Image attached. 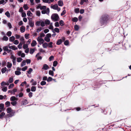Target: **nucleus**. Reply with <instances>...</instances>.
<instances>
[{
    "label": "nucleus",
    "instance_id": "obj_1",
    "mask_svg": "<svg viewBox=\"0 0 131 131\" xmlns=\"http://www.w3.org/2000/svg\"><path fill=\"white\" fill-rule=\"evenodd\" d=\"M108 16L107 15H103L101 18L100 22L101 24H104L106 23L108 19Z\"/></svg>",
    "mask_w": 131,
    "mask_h": 131
},
{
    "label": "nucleus",
    "instance_id": "obj_2",
    "mask_svg": "<svg viewBox=\"0 0 131 131\" xmlns=\"http://www.w3.org/2000/svg\"><path fill=\"white\" fill-rule=\"evenodd\" d=\"M51 19L54 21H58L59 17L58 15L57 14H52L51 16Z\"/></svg>",
    "mask_w": 131,
    "mask_h": 131
},
{
    "label": "nucleus",
    "instance_id": "obj_3",
    "mask_svg": "<svg viewBox=\"0 0 131 131\" xmlns=\"http://www.w3.org/2000/svg\"><path fill=\"white\" fill-rule=\"evenodd\" d=\"M37 40L40 45L42 44L44 42V40L43 39L40 37H38Z\"/></svg>",
    "mask_w": 131,
    "mask_h": 131
},
{
    "label": "nucleus",
    "instance_id": "obj_4",
    "mask_svg": "<svg viewBox=\"0 0 131 131\" xmlns=\"http://www.w3.org/2000/svg\"><path fill=\"white\" fill-rule=\"evenodd\" d=\"M49 68L47 64H45L43 66L42 69H44L45 70H47Z\"/></svg>",
    "mask_w": 131,
    "mask_h": 131
},
{
    "label": "nucleus",
    "instance_id": "obj_5",
    "mask_svg": "<svg viewBox=\"0 0 131 131\" xmlns=\"http://www.w3.org/2000/svg\"><path fill=\"white\" fill-rule=\"evenodd\" d=\"M9 114H8V116L9 117H12V116H13L14 115V113H15V112L14 111H13L12 112H10V113H9Z\"/></svg>",
    "mask_w": 131,
    "mask_h": 131
},
{
    "label": "nucleus",
    "instance_id": "obj_6",
    "mask_svg": "<svg viewBox=\"0 0 131 131\" xmlns=\"http://www.w3.org/2000/svg\"><path fill=\"white\" fill-rule=\"evenodd\" d=\"M51 7L52 8L56 10L57 9L58 6L57 4H56L52 6H51Z\"/></svg>",
    "mask_w": 131,
    "mask_h": 131
},
{
    "label": "nucleus",
    "instance_id": "obj_7",
    "mask_svg": "<svg viewBox=\"0 0 131 131\" xmlns=\"http://www.w3.org/2000/svg\"><path fill=\"white\" fill-rule=\"evenodd\" d=\"M8 47L9 49H12L14 50H15L17 49V48L15 46H9Z\"/></svg>",
    "mask_w": 131,
    "mask_h": 131
},
{
    "label": "nucleus",
    "instance_id": "obj_8",
    "mask_svg": "<svg viewBox=\"0 0 131 131\" xmlns=\"http://www.w3.org/2000/svg\"><path fill=\"white\" fill-rule=\"evenodd\" d=\"M25 28L23 26H22L20 27V31L22 33H23L24 32L25 30Z\"/></svg>",
    "mask_w": 131,
    "mask_h": 131
},
{
    "label": "nucleus",
    "instance_id": "obj_9",
    "mask_svg": "<svg viewBox=\"0 0 131 131\" xmlns=\"http://www.w3.org/2000/svg\"><path fill=\"white\" fill-rule=\"evenodd\" d=\"M10 100L11 101H15V100H17L18 99L14 96H12L10 98Z\"/></svg>",
    "mask_w": 131,
    "mask_h": 131
},
{
    "label": "nucleus",
    "instance_id": "obj_10",
    "mask_svg": "<svg viewBox=\"0 0 131 131\" xmlns=\"http://www.w3.org/2000/svg\"><path fill=\"white\" fill-rule=\"evenodd\" d=\"M58 4L59 6H62L63 5V1L61 0H59L58 2Z\"/></svg>",
    "mask_w": 131,
    "mask_h": 131
},
{
    "label": "nucleus",
    "instance_id": "obj_11",
    "mask_svg": "<svg viewBox=\"0 0 131 131\" xmlns=\"http://www.w3.org/2000/svg\"><path fill=\"white\" fill-rule=\"evenodd\" d=\"M37 44L36 41L35 40H33L32 41V42L31 43V46H32L34 47Z\"/></svg>",
    "mask_w": 131,
    "mask_h": 131
},
{
    "label": "nucleus",
    "instance_id": "obj_12",
    "mask_svg": "<svg viewBox=\"0 0 131 131\" xmlns=\"http://www.w3.org/2000/svg\"><path fill=\"white\" fill-rule=\"evenodd\" d=\"M29 24L31 27H33L34 25V22L30 20L29 22Z\"/></svg>",
    "mask_w": 131,
    "mask_h": 131
},
{
    "label": "nucleus",
    "instance_id": "obj_13",
    "mask_svg": "<svg viewBox=\"0 0 131 131\" xmlns=\"http://www.w3.org/2000/svg\"><path fill=\"white\" fill-rule=\"evenodd\" d=\"M52 31L54 33L56 32L58 33L59 32V29L58 28H56L54 29V30Z\"/></svg>",
    "mask_w": 131,
    "mask_h": 131
},
{
    "label": "nucleus",
    "instance_id": "obj_14",
    "mask_svg": "<svg viewBox=\"0 0 131 131\" xmlns=\"http://www.w3.org/2000/svg\"><path fill=\"white\" fill-rule=\"evenodd\" d=\"M26 63L25 60H23L20 64V66L22 67L26 65Z\"/></svg>",
    "mask_w": 131,
    "mask_h": 131
},
{
    "label": "nucleus",
    "instance_id": "obj_15",
    "mask_svg": "<svg viewBox=\"0 0 131 131\" xmlns=\"http://www.w3.org/2000/svg\"><path fill=\"white\" fill-rule=\"evenodd\" d=\"M48 46V44L47 43L45 42L42 43V47L44 48H46Z\"/></svg>",
    "mask_w": 131,
    "mask_h": 131
},
{
    "label": "nucleus",
    "instance_id": "obj_16",
    "mask_svg": "<svg viewBox=\"0 0 131 131\" xmlns=\"http://www.w3.org/2000/svg\"><path fill=\"white\" fill-rule=\"evenodd\" d=\"M45 23L46 25H49L50 24V21L48 19H46L45 20Z\"/></svg>",
    "mask_w": 131,
    "mask_h": 131
},
{
    "label": "nucleus",
    "instance_id": "obj_17",
    "mask_svg": "<svg viewBox=\"0 0 131 131\" xmlns=\"http://www.w3.org/2000/svg\"><path fill=\"white\" fill-rule=\"evenodd\" d=\"M15 39V38L14 36H12L10 37L9 38V40L10 41L13 42Z\"/></svg>",
    "mask_w": 131,
    "mask_h": 131
},
{
    "label": "nucleus",
    "instance_id": "obj_18",
    "mask_svg": "<svg viewBox=\"0 0 131 131\" xmlns=\"http://www.w3.org/2000/svg\"><path fill=\"white\" fill-rule=\"evenodd\" d=\"M5 104L6 106V107H7L9 106L10 105V103L9 101H7L5 103Z\"/></svg>",
    "mask_w": 131,
    "mask_h": 131
},
{
    "label": "nucleus",
    "instance_id": "obj_19",
    "mask_svg": "<svg viewBox=\"0 0 131 131\" xmlns=\"http://www.w3.org/2000/svg\"><path fill=\"white\" fill-rule=\"evenodd\" d=\"M15 74L17 75H19L21 74V73L20 71H16L15 72Z\"/></svg>",
    "mask_w": 131,
    "mask_h": 131
},
{
    "label": "nucleus",
    "instance_id": "obj_20",
    "mask_svg": "<svg viewBox=\"0 0 131 131\" xmlns=\"http://www.w3.org/2000/svg\"><path fill=\"white\" fill-rule=\"evenodd\" d=\"M45 22L42 20H41L40 26L42 27H44L45 26Z\"/></svg>",
    "mask_w": 131,
    "mask_h": 131
},
{
    "label": "nucleus",
    "instance_id": "obj_21",
    "mask_svg": "<svg viewBox=\"0 0 131 131\" xmlns=\"http://www.w3.org/2000/svg\"><path fill=\"white\" fill-rule=\"evenodd\" d=\"M41 22V20H40L39 21H37L36 23V25L37 26H39L40 25Z\"/></svg>",
    "mask_w": 131,
    "mask_h": 131
},
{
    "label": "nucleus",
    "instance_id": "obj_22",
    "mask_svg": "<svg viewBox=\"0 0 131 131\" xmlns=\"http://www.w3.org/2000/svg\"><path fill=\"white\" fill-rule=\"evenodd\" d=\"M7 112L8 113H10V112L13 111L11 108L10 107H8L7 109Z\"/></svg>",
    "mask_w": 131,
    "mask_h": 131
},
{
    "label": "nucleus",
    "instance_id": "obj_23",
    "mask_svg": "<svg viewBox=\"0 0 131 131\" xmlns=\"http://www.w3.org/2000/svg\"><path fill=\"white\" fill-rule=\"evenodd\" d=\"M23 94L22 93H20L19 94H17L16 95V97H17L18 96L19 97H21L23 96Z\"/></svg>",
    "mask_w": 131,
    "mask_h": 131
},
{
    "label": "nucleus",
    "instance_id": "obj_24",
    "mask_svg": "<svg viewBox=\"0 0 131 131\" xmlns=\"http://www.w3.org/2000/svg\"><path fill=\"white\" fill-rule=\"evenodd\" d=\"M7 70V68L6 67H4L2 68L1 70V72L2 73H4Z\"/></svg>",
    "mask_w": 131,
    "mask_h": 131
},
{
    "label": "nucleus",
    "instance_id": "obj_25",
    "mask_svg": "<svg viewBox=\"0 0 131 131\" xmlns=\"http://www.w3.org/2000/svg\"><path fill=\"white\" fill-rule=\"evenodd\" d=\"M49 73L50 75H51V76H54V75H53L54 72H53V71H52V70H50L49 72Z\"/></svg>",
    "mask_w": 131,
    "mask_h": 131
},
{
    "label": "nucleus",
    "instance_id": "obj_26",
    "mask_svg": "<svg viewBox=\"0 0 131 131\" xmlns=\"http://www.w3.org/2000/svg\"><path fill=\"white\" fill-rule=\"evenodd\" d=\"M36 88L35 86H32L31 88V91L32 92H35L36 91Z\"/></svg>",
    "mask_w": 131,
    "mask_h": 131
},
{
    "label": "nucleus",
    "instance_id": "obj_27",
    "mask_svg": "<svg viewBox=\"0 0 131 131\" xmlns=\"http://www.w3.org/2000/svg\"><path fill=\"white\" fill-rule=\"evenodd\" d=\"M2 39L6 41L8 40V38L7 36H4L3 37Z\"/></svg>",
    "mask_w": 131,
    "mask_h": 131
},
{
    "label": "nucleus",
    "instance_id": "obj_28",
    "mask_svg": "<svg viewBox=\"0 0 131 131\" xmlns=\"http://www.w3.org/2000/svg\"><path fill=\"white\" fill-rule=\"evenodd\" d=\"M8 82L9 83H11L13 81V78L12 77L10 78L8 80Z\"/></svg>",
    "mask_w": 131,
    "mask_h": 131
},
{
    "label": "nucleus",
    "instance_id": "obj_29",
    "mask_svg": "<svg viewBox=\"0 0 131 131\" xmlns=\"http://www.w3.org/2000/svg\"><path fill=\"white\" fill-rule=\"evenodd\" d=\"M32 71L33 70L32 68H29L28 70L27 71L28 73L29 74H30L31 72H32Z\"/></svg>",
    "mask_w": 131,
    "mask_h": 131
},
{
    "label": "nucleus",
    "instance_id": "obj_30",
    "mask_svg": "<svg viewBox=\"0 0 131 131\" xmlns=\"http://www.w3.org/2000/svg\"><path fill=\"white\" fill-rule=\"evenodd\" d=\"M5 15L8 17L9 18L10 17V14L8 11H7L5 13Z\"/></svg>",
    "mask_w": 131,
    "mask_h": 131
},
{
    "label": "nucleus",
    "instance_id": "obj_31",
    "mask_svg": "<svg viewBox=\"0 0 131 131\" xmlns=\"http://www.w3.org/2000/svg\"><path fill=\"white\" fill-rule=\"evenodd\" d=\"M35 51V48L30 49V53L31 54H33Z\"/></svg>",
    "mask_w": 131,
    "mask_h": 131
},
{
    "label": "nucleus",
    "instance_id": "obj_32",
    "mask_svg": "<svg viewBox=\"0 0 131 131\" xmlns=\"http://www.w3.org/2000/svg\"><path fill=\"white\" fill-rule=\"evenodd\" d=\"M53 43L52 42H50L48 44V46L49 48H52L53 47L52 44Z\"/></svg>",
    "mask_w": 131,
    "mask_h": 131
},
{
    "label": "nucleus",
    "instance_id": "obj_33",
    "mask_svg": "<svg viewBox=\"0 0 131 131\" xmlns=\"http://www.w3.org/2000/svg\"><path fill=\"white\" fill-rule=\"evenodd\" d=\"M12 65V63L9 62H8L7 63V66L8 68H10L11 67Z\"/></svg>",
    "mask_w": 131,
    "mask_h": 131
},
{
    "label": "nucleus",
    "instance_id": "obj_34",
    "mask_svg": "<svg viewBox=\"0 0 131 131\" xmlns=\"http://www.w3.org/2000/svg\"><path fill=\"white\" fill-rule=\"evenodd\" d=\"M45 40L47 42H49L50 41V39L47 37H45L44 38Z\"/></svg>",
    "mask_w": 131,
    "mask_h": 131
},
{
    "label": "nucleus",
    "instance_id": "obj_35",
    "mask_svg": "<svg viewBox=\"0 0 131 131\" xmlns=\"http://www.w3.org/2000/svg\"><path fill=\"white\" fill-rule=\"evenodd\" d=\"M62 40L61 39L58 40L57 42V45H60L62 43Z\"/></svg>",
    "mask_w": 131,
    "mask_h": 131
},
{
    "label": "nucleus",
    "instance_id": "obj_36",
    "mask_svg": "<svg viewBox=\"0 0 131 131\" xmlns=\"http://www.w3.org/2000/svg\"><path fill=\"white\" fill-rule=\"evenodd\" d=\"M6 3V2H5L4 0H1L0 1V4H3L4 5Z\"/></svg>",
    "mask_w": 131,
    "mask_h": 131
},
{
    "label": "nucleus",
    "instance_id": "obj_37",
    "mask_svg": "<svg viewBox=\"0 0 131 131\" xmlns=\"http://www.w3.org/2000/svg\"><path fill=\"white\" fill-rule=\"evenodd\" d=\"M27 15L28 16H31L32 15V13L30 11H28L27 12Z\"/></svg>",
    "mask_w": 131,
    "mask_h": 131
},
{
    "label": "nucleus",
    "instance_id": "obj_38",
    "mask_svg": "<svg viewBox=\"0 0 131 131\" xmlns=\"http://www.w3.org/2000/svg\"><path fill=\"white\" fill-rule=\"evenodd\" d=\"M28 67L27 66H25L21 68V70L24 71H25L27 69Z\"/></svg>",
    "mask_w": 131,
    "mask_h": 131
},
{
    "label": "nucleus",
    "instance_id": "obj_39",
    "mask_svg": "<svg viewBox=\"0 0 131 131\" xmlns=\"http://www.w3.org/2000/svg\"><path fill=\"white\" fill-rule=\"evenodd\" d=\"M11 103L13 106H15L17 104V103L16 101H15L11 102Z\"/></svg>",
    "mask_w": 131,
    "mask_h": 131
},
{
    "label": "nucleus",
    "instance_id": "obj_40",
    "mask_svg": "<svg viewBox=\"0 0 131 131\" xmlns=\"http://www.w3.org/2000/svg\"><path fill=\"white\" fill-rule=\"evenodd\" d=\"M22 60V59L20 57L17 58V61L18 62H21Z\"/></svg>",
    "mask_w": 131,
    "mask_h": 131
},
{
    "label": "nucleus",
    "instance_id": "obj_41",
    "mask_svg": "<svg viewBox=\"0 0 131 131\" xmlns=\"http://www.w3.org/2000/svg\"><path fill=\"white\" fill-rule=\"evenodd\" d=\"M5 115V113L4 112H2L0 114V118H2Z\"/></svg>",
    "mask_w": 131,
    "mask_h": 131
},
{
    "label": "nucleus",
    "instance_id": "obj_42",
    "mask_svg": "<svg viewBox=\"0 0 131 131\" xmlns=\"http://www.w3.org/2000/svg\"><path fill=\"white\" fill-rule=\"evenodd\" d=\"M59 24L61 26H62L64 25V23L62 20H61L59 21Z\"/></svg>",
    "mask_w": 131,
    "mask_h": 131
},
{
    "label": "nucleus",
    "instance_id": "obj_43",
    "mask_svg": "<svg viewBox=\"0 0 131 131\" xmlns=\"http://www.w3.org/2000/svg\"><path fill=\"white\" fill-rule=\"evenodd\" d=\"M23 8L25 10H27L28 8V7L27 5H24L23 6Z\"/></svg>",
    "mask_w": 131,
    "mask_h": 131
},
{
    "label": "nucleus",
    "instance_id": "obj_44",
    "mask_svg": "<svg viewBox=\"0 0 131 131\" xmlns=\"http://www.w3.org/2000/svg\"><path fill=\"white\" fill-rule=\"evenodd\" d=\"M3 50L5 51H7L8 49V47L7 46H5L3 48Z\"/></svg>",
    "mask_w": 131,
    "mask_h": 131
},
{
    "label": "nucleus",
    "instance_id": "obj_45",
    "mask_svg": "<svg viewBox=\"0 0 131 131\" xmlns=\"http://www.w3.org/2000/svg\"><path fill=\"white\" fill-rule=\"evenodd\" d=\"M12 34V33L11 32L9 31L7 32V33L6 34V35L10 37L11 36Z\"/></svg>",
    "mask_w": 131,
    "mask_h": 131
},
{
    "label": "nucleus",
    "instance_id": "obj_46",
    "mask_svg": "<svg viewBox=\"0 0 131 131\" xmlns=\"http://www.w3.org/2000/svg\"><path fill=\"white\" fill-rule=\"evenodd\" d=\"M58 64L57 62L56 61H54L53 63V66L54 67H56Z\"/></svg>",
    "mask_w": 131,
    "mask_h": 131
},
{
    "label": "nucleus",
    "instance_id": "obj_47",
    "mask_svg": "<svg viewBox=\"0 0 131 131\" xmlns=\"http://www.w3.org/2000/svg\"><path fill=\"white\" fill-rule=\"evenodd\" d=\"M4 107V104H0V109H3Z\"/></svg>",
    "mask_w": 131,
    "mask_h": 131
},
{
    "label": "nucleus",
    "instance_id": "obj_48",
    "mask_svg": "<svg viewBox=\"0 0 131 131\" xmlns=\"http://www.w3.org/2000/svg\"><path fill=\"white\" fill-rule=\"evenodd\" d=\"M42 1L45 3H48V4L50 3V2L49 0H42Z\"/></svg>",
    "mask_w": 131,
    "mask_h": 131
},
{
    "label": "nucleus",
    "instance_id": "obj_49",
    "mask_svg": "<svg viewBox=\"0 0 131 131\" xmlns=\"http://www.w3.org/2000/svg\"><path fill=\"white\" fill-rule=\"evenodd\" d=\"M78 20V19L77 17H74L72 18V20L74 22H77Z\"/></svg>",
    "mask_w": 131,
    "mask_h": 131
},
{
    "label": "nucleus",
    "instance_id": "obj_50",
    "mask_svg": "<svg viewBox=\"0 0 131 131\" xmlns=\"http://www.w3.org/2000/svg\"><path fill=\"white\" fill-rule=\"evenodd\" d=\"M25 61L26 63V62L27 64L30 63L31 62V60L29 59H26Z\"/></svg>",
    "mask_w": 131,
    "mask_h": 131
},
{
    "label": "nucleus",
    "instance_id": "obj_51",
    "mask_svg": "<svg viewBox=\"0 0 131 131\" xmlns=\"http://www.w3.org/2000/svg\"><path fill=\"white\" fill-rule=\"evenodd\" d=\"M46 84V82L44 81H42L40 83V84L42 85H43Z\"/></svg>",
    "mask_w": 131,
    "mask_h": 131
},
{
    "label": "nucleus",
    "instance_id": "obj_52",
    "mask_svg": "<svg viewBox=\"0 0 131 131\" xmlns=\"http://www.w3.org/2000/svg\"><path fill=\"white\" fill-rule=\"evenodd\" d=\"M36 15L37 16H39L40 15V12L39 11H37L36 12Z\"/></svg>",
    "mask_w": 131,
    "mask_h": 131
},
{
    "label": "nucleus",
    "instance_id": "obj_53",
    "mask_svg": "<svg viewBox=\"0 0 131 131\" xmlns=\"http://www.w3.org/2000/svg\"><path fill=\"white\" fill-rule=\"evenodd\" d=\"M19 43V41L17 40H16L14 41V43L15 45H17Z\"/></svg>",
    "mask_w": 131,
    "mask_h": 131
},
{
    "label": "nucleus",
    "instance_id": "obj_54",
    "mask_svg": "<svg viewBox=\"0 0 131 131\" xmlns=\"http://www.w3.org/2000/svg\"><path fill=\"white\" fill-rule=\"evenodd\" d=\"M69 43V42L68 40H66L64 41V44L65 45L67 46L68 45Z\"/></svg>",
    "mask_w": 131,
    "mask_h": 131
},
{
    "label": "nucleus",
    "instance_id": "obj_55",
    "mask_svg": "<svg viewBox=\"0 0 131 131\" xmlns=\"http://www.w3.org/2000/svg\"><path fill=\"white\" fill-rule=\"evenodd\" d=\"M53 80L52 78L50 77H49L47 79V81L48 82H49Z\"/></svg>",
    "mask_w": 131,
    "mask_h": 131
},
{
    "label": "nucleus",
    "instance_id": "obj_56",
    "mask_svg": "<svg viewBox=\"0 0 131 131\" xmlns=\"http://www.w3.org/2000/svg\"><path fill=\"white\" fill-rule=\"evenodd\" d=\"M18 47L19 49H21L22 47V44L20 42L19 44L18 45Z\"/></svg>",
    "mask_w": 131,
    "mask_h": 131
},
{
    "label": "nucleus",
    "instance_id": "obj_57",
    "mask_svg": "<svg viewBox=\"0 0 131 131\" xmlns=\"http://www.w3.org/2000/svg\"><path fill=\"white\" fill-rule=\"evenodd\" d=\"M7 88L6 87H5L3 88L2 90L4 92H6L7 91Z\"/></svg>",
    "mask_w": 131,
    "mask_h": 131
},
{
    "label": "nucleus",
    "instance_id": "obj_58",
    "mask_svg": "<svg viewBox=\"0 0 131 131\" xmlns=\"http://www.w3.org/2000/svg\"><path fill=\"white\" fill-rule=\"evenodd\" d=\"M46 8V6H41L40 9L41 10L45 9Z\"/></svg>",
    "mask_w": 131,
    "mask_h": 131
},
{
    "label": "nucleus",
    "instance_id": "obj_59",
    "mask_svg": "<svg viewBox=\"0 0 131 131\" xmlns=\"http://www.w3.org/2000/svg\"><path fill=\"white\" fill-rule=\"evenodd\" d=\"M79 8H76L75 9L74 11L76 13H78L79 12Z\"/></svg>",
    "mask_w": 131,
    "mask_h": 131
},
{
    "label": "nucleus",
    "instance_id": "obj_60",
    "mask_svg": "<svg viewBox=\"0 0 131 131\" xmlns=\"http://www.w3.org/2000/svg\"><path fill=\"white\" fill-rule=\"evenodd\" d=\"M55 26L56 27H58L59 26V25L58 22H56L54 24Z\"/></svg>",
    "mask_w": 131,
    "mask_h": 131
},
{
    "label": "nucleus",
    "instance_id": "obj_61",
    "mask_svg": "<svg viewBox=\"0 0 131 131\" xmlns=\"http://www.w3.org/2000/svg\"><path fill=\"white\" fill-rule=\"evenodd\" d=\"M23 48L24 49H26L28 48V46L27 45L25 44L23 46Z\"/></svg>",
    "mask_w": 131,
    "mask_h": 131
},
{
    "label": "nucleus",
    "instance_id": "obj_62",
    "mask_svg": "<svg viewBox=\"0 0 131 131\" xmlns=\"http://www.w3.org/2000/svg\"><path fill=\"white\" fill-rule=\"evenodd\" d=\"M14 86V84L13 83L10 84L8 86V89H10L11 88L13 87Z\"/></svg>",
    "mask_w": 131,
    "mask_h": 131
},
{
    "label": "nucleus",
    "instance_id": "obj_63",
    "mask_svg": "<svg viewBox=\"0 0 131 131\" xmlns=\"http://www.w3.org/2000/svg\"><path fill=\"white\" fill-rule=\"evenodd\" d=\"M21 16L22 17H25L26 16V14L25 12H22V13Z\"/></svg>",
    "mask_w": 131,
    "mask_h": 131
},
{
    "label": "nucleus",
    "instance_id": "obj_64",
    "mask_svg": "<svg viewBox=\"0 0 131 131\" xmlns=\"http://www.w3.org/2000/svg\"><path fill=\"white\" fill-rule=\"evenodd\" d=\"M74 28L75 30H78L79 29V26L78 25H76L74 26Z\"/></svg>",
    "mask_w": 131,
    "mask_h": 131
}]
</instances>
